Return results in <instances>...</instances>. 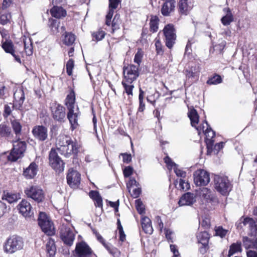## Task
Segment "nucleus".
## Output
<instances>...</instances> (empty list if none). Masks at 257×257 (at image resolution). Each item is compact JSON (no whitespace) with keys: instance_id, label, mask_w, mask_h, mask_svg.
<instances>
[{"instance_id":"1","label":"nucleus","mask_w":257,"mask_h":257,"mask_svg":"<svg viewBox=\"0 0 257 257\" xmlns=\"http://www.w3.org/2000/svg\"><path fill=\"white\" fill-rule=\"evenodd\" d=\"M24 246L23 238L20 236L14 235L7 238L4 245V251L10 254H13L22 250Z\"/></svg>"},{"instance_id":"2","label":"nucleus","mask_w":257,"mask_h":257,"mask_svg":"<svg viewBox=\"0 0 257 257\" xmlns=\"http://www.w3.org/2000/svg\"><path fill=\"white\" fill-rule=\"evenodd\" d=\"M214 186L216 190L223 195H226L231 190V184L226 176L215 175Z\"/></svg>"},{"instance_id":"3","label":"nucleus","mask_w":257,"mask_h":257,"mask_svg":"<svg viewBox=\"0 0 257 257\" xmlns=\"http://www.w3.org/2000/svg\"><path fill=\"white\" fill-rule=\"evenodd\" d=\"M18 138L16 141H12L13 143V148L10 154L8 156L9 160L15 162L24 156L27 148V144L25 141H20Z\"/></svg>"},{"instance_id":"4","label":"nucleus","mask_w":257,"mask_h":257,"mask_svg":"<svg viewBox=\"0 0 257 257\" xmlns=\"http://www.w3.org/2000/svg\"><path fill=\"white\" fill-rule=\"evenodd\" d=\"M38 221L42 230L45 234L49 236L54 234L55 228L53 223L45 213L40 212Z\"/></svg>"},{"instance_id":"5","label":"nucleus","mask_w":257,"mask_h":257,"mask_svg":"<svg viewBox=\"0 0 257 257\" xmlns=\"http://www.w3.org/2000/svg\"><path fill=\"white\" fill-rule=\"evenodd\" d=\"M49 164L58 173L62 172L64 169V163L58 155L56 150L52 149L49 153Z\"/></svg>"},{"instance_id":"6","label":"nucleus","mask_w":257,"mask_h":257,"mask_svg":"<svg viewBox=\"0 0 257 257\" xmlns=\"http://www.w3.org/2000/svg\"><path fill=\"white\" fill-rule=\"evenodd\" d=\"M25 193L28 197L31 198L37 202H40L44 199V192L38 186H31L26 188Z\"/></svg>"},{"instance_id":"7","label":"nucleus","mask_w":257,"mask_h":257,"mask_svg":"<svg viewBox=\"0 0 257 257\" xmlns=\"http://www.w3.org/2000/svg\"><path fill=\"white\" fill-rule=\"evenodd\" d=\"M123 74L124 80L132 84L139 76V67L133 64L124 67Z\"/></svg>"},{"instance_id":"8","label":"nucleus","mask_w":257,"mask_h":257,"mask_svg":"<svg viewBox=\"0 0 257 257\" xmlns=\"http://www.w3.org/2000/svg\"><path fill=\"white\" fill-rule=\"evenodd\" d=\"M163 33L165 37L166 45L168 48L171 49L175 44L176 39V31L174 26L172 24H168L165 26Z\"/></svg>"},{"instance_id":"9","label":"nucleus","mask_w":257,"mask_h":257,"mask_svg":"<svg viewBox=\"0 0 257 257\" xmlns=\"http://www.w3.org/2000/svg\"><path fill=\"white\" fill-rule=\"evenodd\" d=\"M194 182L197 186H206L210 182L209 173L203 169H198L193 174Z\"/></svg>"},{"instance_id":"10","label":"nucleus","mask_w":257,"mask_h":257,"mask_svg":"<svg viewBox=\"0 0 257 257\" xmlns=\"http://www.w3.org/2000/svg\"><path fill=\"white\" fill-rule=\"evenodd\" d=\"M50 108L52 117L54 119L58 122H63L65 118V108L62 105L56 102L51 104Z\"/></svg>"},{"instance_id":"11","label":"nucleus","mask_w":257,"mask_h":257,"mask_svg":"<svg viewBox=\"0 0 257 257\" xmlns=\"http://www.w3.org/2000/svg\"><path fill=\"white\" fill-rule=\"evenodd\" d=\"M243 225H247L250 230V234L251 235H257V222L255 221L252 218H245L243 220L241 219L237 221L235 226L238 229H241Z\"/></svg>"},{"instance_id":"12","label":"nucleus","mask_w":257,"mask_h":257,"mask_svg":"<svg viewBox=\"0 0 257 257\" xmlns=\"http://www.w3.org/2000/svg\"><path fill=\"white\" fill-rule=\"evenodd\" d=\"M81 175L76 170L69 169L67 175V182L68 184L73 189L79 187L80 184Z\"/></svg>"},{"instance_id":"13","label":"nucleus","mask_w":257,"mask_h":257,"mask_svg":"<svg viewBox=\"0 0 257 257\" xmlns=\"http://www.w3.org/2000/svg\"><path fill=\"white\" fill-rule=\"evenodd\" d=\"M75 251L78 257H91L92 255L91 249L83 241L77 243Z\"/></svg>"},{"instance_id":"14","label":"nucleus","mask_w":257,"mask_h":257,"mask_svg":"<svg viewBox=\"0 0 257 257\" xmlns=\"http://www.w3.org/2000/svg\"><path fill=\"white\" fill-rule=\"evenodd\" d=\"M60 237L65 244L71 246L75 239V234L70 228L64 227L61 230Z\"/></svg>"},{"instance_id":"15","label":"nucleus","mask_w":257,"mask_h":257,"mask_svg":"<svg viewBox=\"0 0 257 257\" xmlns=\"http://www.w3.org/2000/svg\"><path fill=\"white\" fill-rule=\"evenodd\" d=\"M19 212L25 217H31L33 215L32 207L28 201L22 200L18 205Z\"/></svg>"},{"instance_id":"16","label":"nucleus","mask_w":257,"mask_h":257,"mask_svg":"<svg viewBox=\"0 0 257 257\" xmlns=\"http://www.w3.org/2000/svg\"><path fill=\"white\" fill-rule=\"evenodd\" d=\"M32 133L35 138L41 141H44L48 138V129L43 125L35 126Z\"/></svg>"},{"instance_id":"17","label":"nucleus","mask_w":257,"mask_h":257,"mask_svg":"<svg viewBox=\"0 0 257 257\" xmlns=\"http://www.w3.org/2000/svg\"><path fill=\"white\" fill-rule=\"evenodd\" d=\"M197 238L198 243L202 244V246L200 247V251L204 253L208 248L209 235L206 231L201 232L197 234Z\"/></svg>"},{"instance_id":"18","label":"nucleus","mask_w":257,"mask_h":257,"mask_svg":"<svg viewBox=\"0 0 257 257\" xmlns=\"http://www.w3.org/2000/svg\"><path fill=\"white\" fill-rule=\"evenodd\" d=\"M78 145L76 141H73L71 139L69 140L68 143L64 148H62L63 154L66 157L71 154H77L78 152Z\"/></svg>"},{"instance_id":"19","label":"nucleus","mask_w":257,"mask_h":257,"mask_svg":"<svg viewBox=\"0 0 257 257\" xmlns=\"http://www.w3.org/2000/svg\"><path fill=\"white\" fill-rule=\"evenodd\" d=\"M207 128L204 131V134L206 136L205 142L207 145V149L208 151L210 149H212L213 146L214 140L213 138L215 136V132L211 129L210 126L208 125L207 122H205Z\"/></svg>"},{"instance_id":"20","label":"nucleus","mask_w":257,"mask_h":257,"mask_svg":"<svg viewBox=\"0 0 257 257\" xmlns=\"http://www.w3.org/2000/svg\"><path fill=\"white\" fill-rule=\"evenodd\" d=\"M194 0H180L179 10L182 14L187 15L194 7Z\"/></svg>"},{"instance_id":"21","label":"nucleus","mask_w":257,"mask_h":257,"mask_svg":"<svg viewBox=\"0 0 257 257\" xmlns=\"http://www.w3.org/2000/svg\"><path fill=\"white\" fill-rule=\"evenodd\" d=\"M196 201V197L193 193L187 192L182 196L179 201L180 206L191 205Z\"/></svg>"},{"instance_id":"22","label":"nucleus","mask_w":257,"mask_h":257,"mask_svg":"<svg viewBox=\"0 0 257 257\" xmlns=\"http://www.w3.org/2000/svg\"><path fill=\"white\" fill-rule=\"evenodd\" d=\"M249 235L253 237L251 238L246 236L243 237L242 242L243 246L246 249L249 248L257 249V234L255 236L251 235L249 232Z\"/></svg>"},{"instance_id":"23","label":"nucleus","mask_w":257,"mask_h":257,"mask_svg":"<svg viewBox=\"0 0 257 257\" xmlns=\"http://www.w3.org/2000/svg\"><path fill=\"white\" fill-rule=\"evenodd\" d=\"M15 99V106L17 109H21L25 100V94L21 89L17 90L14 94Z\"/></svg>"},{"instance_id":"24","label":"nucleus","mask_w":257,"mask_h":257,"mask_svg":"<svg viewBox=\"0 0 257 257\" xmlns=\"http://www.w3.org/2000/svg\"><path fill=\"white\" fill-rule=\"evenodd\" d=\"M175 7V1L174 0H166L164 3L161 9V13L164 16H169Z\"/></svg>"},{"instance_id":"25","label":"nucleus","mask_w":257,"mask_h":257,"mask_svg":"<svg viewBox=\"0 0 257 257\" xmlns=\"http://www.w3.org/2000/svg\"><path fill=\"white\" fill-rule=\"evenodd\" d=\"M93 232L95 234L97 240L103 244L104 247L109 251L110 254L114 256L116 253L117 252V249L115 247H113L110 244L106 243L104 238L98 232H97L96 230L93 229Z\"/></svg>"},{"instance_id":"26","label":"nucleus","mask_w":257,"mask_h":257,"mask_svg":"<svg viewBox=\"0 0 257 257\" xmlns=\"http://www.w3.org/2000/svg\"><path fill=\"white\" fill-rule=\"evenodd\" d=\"M38 166L34 163H31L29 167L24 170L23 175L28 179L33 178L37 174Z\"/></svg>"},{"instance_id":"27","label":"nucleus","mask_w":257,"mask_h":257,"mask_svg":"<svg viewBox=\"0 0 257 257\" xmlns=\"http://www.w3.org/2000/svg\"><path fill=\"white\" fill-rule=\"evenodd\" d=\"M79 114L78 107L77 106L76 109L74 110H68L67 113V118L69 120L70 123L71 124V126L73 128H76L77 125V118Z\"/></svg>"},{"instance_id":"28","label":"nucleus","mask_w":257,"mask_h":257,"mask_svg":"<svg viewBox=\"0 0 257 257\" xmlns=\"http://www.w3.org/2000/svg\"><path fill=\"white\" fill-rule=\"evenodd\" d=\"M225 15L221 19V23L224 26L229 25L234 21V17L229 8H225L223 9Z\"/></svg>"},{"instance_id":"29","label":"nucleus","mask_w":257,"mask_h":257,"mask_svg":"<svg viewBox=\"0 0 257 257\" xmlns=\"http://www.w3.org/2000/svg\"><path fill=\"white\" fill-rule=\"evenodd\" d=\"M75 94L73 90H71L67 95L65 99V105L68 110H74L75 108Z\"/></svg>"},{"instance_id":"30","label":"nucleus","mask_w":257,"mask_h":257,"mask_svg":"<svg viewBox=\"0 0 257 257\" xmlns=\"http://www.w3.org/2000/svg\"><path fill=\"white\" fill-rule=\"evenodd\" d=\"M141 224L143 230L147 234H151L153 232L151 220L148 217L145 216L142 218Z\"/></svg>"},{"instance_id":"31","label":"nucleus","mask_w":257,"mask_h":257,"mask_svg":"<svg viewBox=\"0 0 257 257\" xmlns=\"http://www.w3.org/2000/svg\"><path fill=\"white\" fill-rule=\"evenodd\" d=\"M50 13L52 17L58 19L65 17L67 14L64 9L61 7L57 6L53 7L50 10Z\"/></svg>"},{"instance_id":"32","label":"nucleus","mask_w":257,"mask_h":257,"mask_svg":"<svg viewBox=\"0 0 257 257\" xmlns=\"http://www.w3.org/2000/svg\"><path fill=\"white\" fill-rule=\"evenodd\" d=\"M185 72L187 78L197 79L200 72L199 66L195 65L190 67L189 69H186Z\"/></svg>"},{"instance_id":"33","label":"nucleus","mask_w":257,"mask_h":257,"mask_svg":"<svg viewBox=\"0 0 257 257\" xmlns=\"http://www.w3.org/2000/svg\"><path fill=\"white\" fill-rule=\"evenodd\" d=\"M46 251L49 257H53L56 251V248L54 239L49 238L46 245Z\"/></svg>"},{"instance_id":"34","label":"nucleus","mask_w":257,"mask_h":257,"mask_svg":"<svg viewBox=\"0 0 257 257\" xmlns=\"http://www.w3.org/2000/svg\"><path fill=\"white\" fill-rule=\"evenodd\" d=\"M188 115L190 119L192 126L196 127L198 130V128L196 127V125L199 122V116L197 111L193 108L189 111Z\"/></svg>"},{"instance_id":"35","label":"nucleus","mask_w":257,"mask_h":257,"mask_svg":"<svg viewBox=\"0 0 257 257\" xmlns=\"http://www.w3.org/2000/svg\"><path fill=\"white\" fill-rule=\"evenodd\" d=\"M24 44V49L26 54L28 56H31L33 54V45L30 38L24 37L23 39Z\"/></svg>"},{"instance_id":"36","label":"nucleus","mask_w":257,"mask_h":257,"mask_svg":"<svg viewBox=\"0 0 257 257\" xmlns=\"http://www.w3.org/2000/svg\"><path fill=\"white\" fill-rule=\"evenodd\" d=\"M241 242L240 241L233 243L230 246L228 256L230 257L234 253L237 252H241Z\"/></svg>"},{"instance_id":"37","label":"nucleus","mask_w":257,"mask_h":257,"mask_svg":"<svg viewBox=\"0 0 257 257\" xmlns=\"http://www.w3.org/2000/svg\"><path fill=\"white\" fill-rule=\"evenodd\" d=\"M200 195L207 201H211L213 200V196L210 189L207 188H203L200 192Z\"/></svg>"},{"instance_id":"38","label":"nucleus","mask_w":257,"mask_h":257,"mask_svg":"<svg viewBox=\"0 0 257 257\" xmlns=\"http://www.w3.org/2000/svg\"><path fill=\"white\" fill-rule=\"evenodd\" d=\"M159 18L156 16H151L150 22V30L153 33L156 32L158 29Z\"/></svg>"},{"instance_id":"39","label":"nucleus","mask_w":257,"mask_h":257,"mask_svg":"<svg viewBox=\"0 0 257 257\" xmlns=\"http://www.w3.org/2000/svg\"><path fill=\"white\" fill-rule=\"evenodd\" d=\"M75 40V36L71 33L65 32L64 38L63 40V43L66 45H72Z\"/></svg>"},{"instance_id":"40","label":"nucleus","mask_w":257,"mask_h":257,"mask_svg":"<svg viewBox=\"0 0 257 257\" xmlns=\"http://www.w3.org/2000/svg\"><path fill=\"white\" fill-rule=\"evenodd\" d=\"M0 136L10 139L11 136V129L5 124L0 125Z\"/></svg>"},{"instance_id":"41","label":"nucleus","mask_w":257,"mask_h":257,"mask_svg":"<svg viewBox=\"0 0 257 257\" xmlns=\"http://www.w3.org/2000/svg\"><path fill=\"white\" fill-rule=\"evenodd\" d=\"M2 198L3 200H7L9 203H12L16 201L18 199L17 195L9 192L4 193Z\"/></svg>"},{"instance_id":"42","label":"nucleus","mask_w":257,"mask_h":257,"mask_svg":"<svg viewBox=\"0 0 257 257\" xmlns=\"http://www.w3.org/2000/svg\"><path fill=\"white\" fill-rule=\"evenodd\" d=\"M2 48L6 53L11 54L14 52V45L13 42L11 41H6L2 44Z\"/></svg>"},{"instance_id":"43","label":"nucleus","mask_w":257,"mask_h":257,"mask_svg":"<svg viewBox=\"0 0 257 257\" xmlns=\"http://www.w3.org/2000/svg\"><path fill=\"white\" fill-rule=\"evenodd\" d=\"M70 140L71 139L67 136H60L59 139L57 140V143L60 147L58 149L61 151L62 150V148H64V146L67 145L69 142V140Z\"/></svg>"},{"instance_id":"44","label":"nucleus","mask_w":257,"mask_h":257,"mask_svg":"<svg viewBox=\"0 0 257 257\" xmlns=\"http://www.w3.org/2000/svg\"><path fill=\"white\" fill-rule=\"evenodd\" d=\"M121 83L125 93L128 95H131L132 96L133 95V90L134 88V85L128 83V82L124 80L122 81Z\"/></svg>"},{"instance_id":"45","label":"nucleus","mask_w":257,"mask_h":257,"mask_svg":"<svg viewBox=\"0 0 257 257\" xmlns=\"http://www.w3.org/2000/svg\"><path fill=\"white\" fill-rule=\"evenodd\" d=\"M12 126L15 132L16 137H18L21 134L22 130V125L21 123L17 120L12 121Z\"/></svg>"},{"instance_id":"46","label":"nucleus","mask_w":257,"mask_h":257,"mask_svg":"<svg viewBox=\"0 0 257 257\" xmlns=\"http://www.w3.org/2000/svg\"><path fill=\"white\" fill-rule=\"evenodd\" d=\"M222 78L220 75L215 74L210 78L207 81V83L209 85H216L221 83Z\"/></svg>"},{"instance_id":"47","label":"nucleus","mask_w":257,"mask_h":257,"mask_svg":"<svg viewBox=\"0 0 257 257\" xmlns=\"http://www.w3.org/2000/svg\"><path fill=\"white\" fill-rule=\"evenodd\" d=\"M155 45L156 47V51L158 55H163L164 50L163 49V45L159 39L156 38L155 40Z\"/></svg>"},{"instance_id":"48","label":"nucleus","mask_w":257,"mask_h":257,"mask_svg":"<svg viewBox=\"0 0 257 257\" xmlns=\"http://www.w3.org/2000/svg\"><path fill=\"white\" fill-rule=\"evenodd\" d=\"M223 145L224 143L223 142L217 143L214 146L213 148L212 147V149H210L209 151L208 150V153L213 152L215 154H218L219 151L223 147Z\"/></svg>"},{"instance_id":"49","label":"nucleus","mask_w":257,"mask_h":257,"mask_svg":"<svg viewBox=\"0 0 257 257\" xmlns=\"http://www.w3.org/2000/svg\"><path fill=\"white\" fill-rule=\"evenodd\" d=\"M50 22H51L50 27L52 33L53 34L58 33L59 23L56 20H51Z\"/></svg>"},{"instance_id":"50","label":"nucleus","mask_w":257,"mask_h":257,"mask_svg":"<svg viewBox=\"0 0 257 257\" xmlns=\"http://www.w3.org/2000/svg\"><path fill=\"white\" fill-rule=\"evenodd\" d=\"M74 63L72 59H70L67 62L66 66V72L69 76L72 74L73 69L74 68Z\"/></svg>"},{"instance_id":"51","label":"nucleus","mask_w":257,"mask_h":257,"mask_svg":"<svg viewBox=\"0 0 257 257\" xmlns=\"http://www.w3.org/2000/svg\"><path fill=\"white\" fill-rule=\"evenodd\" d=\"M143 56V53L141 49H139L135 54L134 58V62L138 64V67L140 66V63L142 62V59Z\"/></svg>"},{"instance_id":"52","label":"nucleus","mask_w":257,"mask_h":257,"mask_svg":"<svg viewBox=\"0 0 257 257\" xmlns=\"http://www.w3.org/2000/svg\"><path fill=\"white\" fill-rule=\"evenodd\" d=\"M14 107H15V103L14 104H12V103H10L9 104H6L4 107V115L5 116H8L10 115Z\"/></svg>"},{"instance_id":"53","label":"nucleus","mask_w":257,"mask_h":257,"mask_svg":"<svg viewBox=\"0 0 257 257\" xmlns=\"http://www.w3.org/2000/svg\"><path fill=\"white\" fill-rule=\"evenodd\" d=\"M215 234L217 236H220L221 238L224 237L227 232V230L223 228L221 226H218L216 227L215 229Z\"/></svg>"},{"instance_id":"54","label":"nucleus","mask_w":257,"mask_h":257,"mask_svg":"<svg viewBox=\"0 0 257 257\" xmlns=\"http://www.w3.org/2000/svg\"><path fill=\"white\" fill-rule=\"evenodd\" d=\"M136 207L140 214H143L145 213V207L142 202L140 200L138 199L135 201Z\"/></svg>"},{"instance_id":"55","label":"nucleus","mask_w":257,"mask_h":257,"mask_svg":"<svg viewBox=\"0 0 257 257\" xmlns=\"http://www.w3.org/2000/svg\"><path fill=\"white\" fill-rule=\"evenodd\" d=\"M11 18L10 14L6 13L0 15V23L3 25L7 24Z\"/></svg>"},{"instance_id":"56","label":"nucleus","mask_w":257,"mask_h":257,"mask_svg":"<svg viewBox=\"0 0 257 257\" xmlns=\"http://www.w3.org/2000/svg\"><path fill=\"white\" fill-rule=\"evenodd\" d=\"M179 188L182 189L183 190H187L190 188V184L188 182H185L182 179H180L179 180Z\"/></svg>"},{"instance_id":"57","label":"nucleus","mask_w":257,"mask_h":257,"mask_svg":"<svg viewBox=\"0 0 257 257\" xmlns=\"http://www.w3.org/2000/svg\"><path fill=\"white\" fill-rule=\"evenodd\" d=\"M105 33L103 31H98L95 33H93L92 34V36L93 38L95 39V40L98 41H100L102 39L104 38L105 36Z\"/></svg>"},{"instance_id":"58","label":"nucleus","mask_w":257,"mask_h":257,"mask_svg":"<svg viewBox=\"0 0 257 257\" xmlns=\"http://www.w3.org/2000/svg\"><path fill=\"white\" fill-rule=\"evenodd\" d=\"M164 162L166 164L167 167L169 169H172L173 168L175 167L177 165L173 162L171 158L167 156L164 158Z\"/></svg>"},{"instance_id":"59","label":"nucleus","mask_w":257,"mask_h":257,"mask_svg":"<svg viewBox=\"0 0 257 257\" xmlns=\"http://www.w3.org/2000/svg\"><path fill=\"white\" fill-rule=\"evenodd\" d=\"M120 3V0H109V9H116Z\"/></svg>"},{"instance_id":"60","label":"nucleus","mask_w":257,"mask_h":257,"mask_svg":"<svg viewBox=\"0 0 257 257\" xmlns=\"http://www.w3.org/2000/svg\"><path fill=\"white\" fill-rule=\"evenodd\" d=\"M139 183L137 182L135 179L133 178H131L128 181V183L127 184V188L128 189L130 192H131V188L133 186L138 187Z\"/></svg>"},{"instance_id":"61","label":"nucleus","mask_w":257,"mask_h":257,"mask_svg":"<svg viewBox=\"0 0 257 257\" xmlns=\"http://www.w3.org/2000/svg\"><path fill=\"white\" fill-rule=\"evenodd\" d=\"M133 172V168L131 166H127L126 167L123 171V175L124 177H130L132 174Z\"/></svg>"},{"instance_id":"62","label":"nucleus","mask_w":257,"mask_h":257,"mask_svg":"<svg viewBox=\"0 0 257 257\" xmlns=\"http://www.w3.org/2000/svg\"><path fill=\"white\" fill-rule=\"evenodd\" d=\"M174 171L176 175L178 177L184 178L186 177V172L178 168V165L174 168Z\"/></svg>"},{"instance_id":"63","label":"nucleus","mask_w":257,"mask_h":257,"mask_svg":"<svg viewBox=\"0 0 257 257\" xmlns=\"http://www.w3.org/2000/svg\"><path fill=\"white\" fill-rule=\"evenodd\" d=\"M7 209L6 204L0 201V218L7 212Z\"/></svg>"},{"instance_id":"64","label":"nucleus","mask_w":257,"mask_h":257,"mask_svg":"<svg viewBox=\"0 0 257 257\" xmlns=\"http://www.w3.org/2000/svg\"><path fill=\"white\" fill-rule=\"evenodd\" d=\"M7 97V93L6 91V87L5 86L2 85L0 87V98L5 99Z\"/></svg>"}]
</instances>
